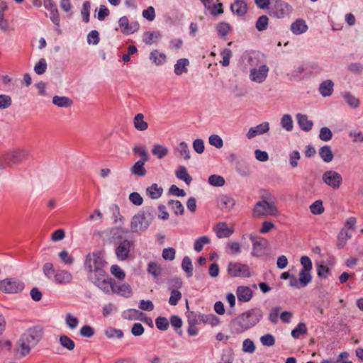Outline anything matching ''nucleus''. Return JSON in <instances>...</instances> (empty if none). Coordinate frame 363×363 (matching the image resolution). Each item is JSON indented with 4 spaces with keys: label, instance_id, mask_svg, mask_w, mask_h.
<instances>
[{
    "label": "nucleus",
    "instance_id": "e433bc0d",
    "mask_svg": "<svg viewBox=\"0 0 363 363\" xmlns=\"http://www.w3.org/2000/svg\"><path fill=\"white\" fill-rule=\"evenodd\" d=\"M134 127L140 131L145 130L147 128V122L144 118V115H135L133 119Z\"/></svg>",
    "mask_w": 363,
    "mask_h": 363
},
{
    "label": "nucleus",
    "instance_id": "3c124183",
    "mask_svg": "<svg viewBox=\"0 0 363 363\" xmlns=\"http://www.w3.org/2000/svg\"><path fill=\"white\" fill-rule=\"evenodd\" d=\"M143 313L137 309H128L123 313V318L127 320L138 319Z\"/></svg>",
    "mask_w": 363,
    "mask_h": 363
},
{
    "label": "nucleus",
    "instance_id": "e2e57ef3",
    "mask_svg": "<svg viewBox=\"0 0 363 363\" xmlns=\"http://www.w3.org/2000/svg\"><path fill=\"white\" fill-rule=\"evenodd\" d=\"M181 298L182 293L178 289H172L168 301L169 304L171 306H176Z\"/></svg>",
    "mask_w": 363,
    "mask_h": 363
},
{
    "label": "nucleus",
    "instance_id": "a211bd4d",
    "mask_svg": "<svg viewBox=\"0 0 363 363\" xmlns=\"http://www.w3.org/2000/svg\"><path fill=\"white\" fill-rule=\"evenodd\" d=\"M130 244V242L128 240H124L119 243L118 246L116 248V255L118 259L123 261L128 258Z\"/></svg>",
    "mask_w": 363,
    "mask_h": 363
},
{
    "label": "nucleus",
    "instance_id": "79ce46f5",
    "mask_svg": "<svg viewBox=\"0 0 363 363\" xmlns=\"http://www.w3.org/2000/svg\"><path fill=\"white\" fill-rule=\"evenodd\" d=\"M160 37V33L159 31L145 32L143 35V40L147 45H152L154 43L155 40Z\"/></svg>",
    "mask_w": 363,
    "mask_h": 363
},
{
    "label": "nucleus",
    "instance_id": "4be33fe9",
    "mask_svg": "<svg viewBox=\"0 0 363 363\" xmlns=\"http://www.w3.org/2000/svg\"><path fill=\"white\" fill-rule=\"evenodd\" d=\"M7 166L16 164L21 160V151L20 150H9L3 155Z\"/></svg>",
    "mask_w": 363,
    "mask_h": 363
},
{
    "label": "nucleus",
    "instance_id": "69168bd1",
    "mask_svg": "<svg viewBox=\"0 0 363 363\" xmlns=\"http://www.w3.org/2000/svg\"><path fill=\"white\" fill-rule=\"evenodd\" d=\"M255 345L252 340L247 338L243 341L242 351L244 352L252 354L255 351Z\"/></svg>",
    "mask_w": 363,
    "mask_h": 363
},
{
    "label": "nucleus",
    "instance_id": "423d86ee",
    "mask_svg": "<svg viewBox=\"0 0 363 363\" xmlns=\"http://www.w3.org/2000/svg\"><path fill=\"white\" fill-rule=\"evenodd\" d=\"M43 335V329L39 325L30 328L24 333V356L30 353L31 348L34 347L40 340Z\"/></svg>",
    "mask_w": 363,
    "mask_h": 363
},
{
    "label": "nucleus",
    "instance_id": "680f3d73",
    "mask_svg": "<svg viewBox=\"0 0 363 363\" xmlns=\"http://www.w3.org/2000/svg\"><path fill=\"white\" fill-rule=\"evenodd\" d=\"M65 323L69 328L74 330L78 326L79 320L71 313H67L65 317Z\"/></svg>",
    "mask_w": 363,
    "mask_h": 363
},
{
    "label": "nucleus",
    "instance_id": "c756f323",
    "mask_svg": "<svg viewBox=\"0 0 363 363\" xmlns=\"http://www.w3.org/2000/svg\"><path fill=\"white\" fill-rule=\"evenodd\" d=\"M232 27L227 22L222 21L216 26V30L220 38L225 39Z\"/></svg>",
    "mask_w": 363,
    "mask_h": 363
},
{
    "label": "nucleus",
    "instance_id": "6ab92c4d",
    "mask_svg": "<svg viewBox=\"0 0 363 363\" xmlns=\"http://www.w3.org/2000/svg\"><path fill=\"white\" fill-rule=\"evenodd\" d=\"M112 294H116L123 297H130L132 289L128 284L114 281Z\"/></svg>",
    "mask_w": 363,
    "mask_h": 363
},
{
    "label": "nucleus",
    "instance_id": "bb28decb",
    "mask_svg": "<svg viewBox=\"0 0 363 363\" xmlns=\"http://www.w3.org/2000/svg\"><path fill=\"white\" fill-rule=\"evenodd\" d=\"M242 59L247 65L255 67L258 64L259 53L255 52H245L243 53Z\"/></svg>",
    "mask_w": 363,
    "mask_h": 363
},
{
    "label": "nucleus",
    "instance_id": "f8f14e48",
    "mask_svg": "<svg viewBox=\"0 0 363 363\" xmlns=\"http://www.w3.org/2000/svg\"><path fill=\"white\" fill-rule=\"evenodd\" d=\"M250 239L252 243L251 255L255 257H259L264 254V251L267 245V240L261 237H257L253 235H250Z\"/></svg>",
    "mask_w": 363,
    "mask_h": 363
},
{
    "label": "nucleus",
    "instance_id": "bf43d9fd",
    "mask_svg": "<svg viewBox=\"0 0 363 363\" xmlns=\"http://www.w3.org/2000/svg\"><path fill=\"white\" fill-rule=\"evenodd\" d=\"M201 321L203 323H208L212 326L217 325L219 323L218 318L213 314H203L202 316H201Z\"/></svg>",
    "mask_w": 363,
    "mask_h": 363
},
{
    "label": "nucleus",
    "instance_id": "774afa93",
    "mask_svg": "<svg viewBox=\"0 0 363 363\" xmlns=\"http://www.w3.org/2000/svg\"><path fill=\"white\" fill-rule=\"evenodd\" d=\"M99 33L96 30H93L87 35V43L89 45H97L99 43Z\"/></svg>",
    "mask_w": 363,
    "mask_h": 363
},
{
    "label": "nucleus",
    "instance_id": "6e6d98bb",
    "mask_svg": "<svg viewBox=\"0 0 363 363\" xmlns=\"http://www.w3.org/2000/svg\"><path fill=\"white\" fill-rule=\"evenodd\" d=\"M111 273L119 281H123L125 277V272L117 264H113L110 268Z\"/></svg>",
    "mask_w": 363,
    "mask_h": 363
},
{
    "label": "nucleus",
    "instance_id": "de8ad7c7",
    "mask_svg": "<svg viewBox=\"0 0 363 363\" xmlns=\"http://www.w3.org/2000/svg\"><path fill=\"white\" fill-rule=\"evenodd\" d=\"M269 18L266 15H262L258 18L255 23V28L259 31H263L267 29Z\"/></svg>",
    "mask_w": 363,
    "mask_h": 363
},
{
    "label": "nucleus",
    "instance_id": "cd10ccee",
    "mask_svg": "<svg viewBox=\"0 0 363 363\" xmlns=\"http://www.w3.org/2000/svg\"><path fill=\"white\" fill-rule=\"evenodd\" d=\"M163 193V189L157 184H152L146 189V194L152 199H159Z\"/></svg>",
    "mask_w": 363,
    "mask_h": 363
},
{
    "label": "nucleus",
    "instance_id": "473e14b6",
    "mask_svg": "<svg viewBox=\"0 0 363 363\" xmlns=\"http://www.w3.org/2000/svg\"><path fill=\"white\" fill-rule=\"evenodd\" d=\"M298 123L301 130L309 131L312 129L313 122L308 120L306 115H297Z\"/></svg>",
    "mask_w": 363,
    "mask_h": 363
},
{
    "label": "nucleus",
    "instance_id": "49530a36",
    "mask_svg": "<svg viewBox=\"0 0 363 363\" xmlns=\"http://www.w3.org/2000/svg\"><path fill=\"white\" fill-rule=\"evenodd\" d=\"M60 343L64 348L68 350H73L75 347L74 342L67 335H61L59 339Z\"/></svg>",
    "mask_w": 363,
    "mask_h": 363
},
{
    "label": "nucleus",
    "instance_id": "dca6fc26",
    "mask_svg": "<svg viewBox=\"0 0 363 363\" xmlns=\"http://www.w3.org/2000/svg\"><path fill=\"white\" fill-rule=\"evenodd\" d=\"M253 294V291L249 286H239L236 289V296L240 302L247 303L250 301Z\"/></svg>",
    "mask_w": 363,
    "mask_h": 363
},
{
    "label": "nucleus",
    "instance_id": "2eb2a0df",
    "mask_svg": "<svg viewBox=\"0 0 363 363\" xmlns=\"http://www.w3.org/2000/svg\"><path fill=\"white\" fill-rule=\"evenodd\" d=\"M43 5L44 7L49 11L48 16L50 17L52 22L55 25L59 26L60 19L57 5L52 0H44Z\"/></svg>",
    "mask_w": 363,
    "mask_h": 363
},
{
    "label": "nucleus",
    "instance_id": "1a4fd4ad",
    "mask_svg": "<svg viewBox=\"0 0 363 363\" xmlns=\"http://www.w3.org/2000/svg\"><path fill=\"white\" fill-rule=\"evenodd\" d=\"M22 289L21 281L16 278H6L0 281V291L5 294H17Z\"/></svg>",
    "mask_w": 363,
    "mask_h": 363
},
{
    "label": "nucleus",
    "instance_id": "7c9ffc66",
    "mask_svg": "<svg viewBox=\"0 0 363 363\" xmlns=\"http://www.w3.org/2000/svg\"><path fill=\"white\" fill-rule=\"evenodd\" d=\"M145 162H143V160L136 162L130 169L132 174L138 177H144L147 173L144 167Z\"/></svg>",
    "mask_w": 363,
    "mask_h": 363
},
{
    "label": "nucleus",
    "instance_id": "37998d69",
    "mask_svg": "<svg viewBox=\"0 0 363 363\" xmlns=\"http://www.w3.org/2000/svg\"><path fill=\"white\" fill-rule=\"evenodd\" d=\"M104 334L108 339H113L114 337L122 339L124 335L123 332L121 330L113 328H106L104 330Z\"/></svg>",
    "mask_w": 363,
    "mask_h": 363
},
{
    "label": "nucleus",
    "instance_id": "ddd939ff",
    "mask_svg": "<svg viewBox=\"0 0 363 363\" xmlns=\"http://www.w3.org/2000/svg\"><path fill=\"white\" fill-rule=\"evenodd\" d=\"M269 67L266 65H261L258 69H250V79L257 83H262L267 77Z\"/></svg>",
    "mask_w": 363,
    "mask_h": 363
},
{
    "label": "nucleus",
    "instance_id": "58836bf2",
    "mask_svg": "<svg viewBox=\"0 0 363 363\" xmlns=\"http://www.w3.org/2000/svg\"><path fill=\"white\" fill-rule=\"evenodd\" d=\"M308 328L306 325L304 323L301 322L294 330H292L291 334L294 339H298L301 335L306 334Z\"/></svg>",
    "mask_w": 363,
    "mask_h": 363
},
{
    "label": "nucleus",
    "instance_id": "f257e3e1",
    "mask_svg": "<svg viewBox=\"0 0 363 363\" xmlns=\"http://www.w3.org/2000/svg\"><path fill=\"white\" fill-rule=\"evenodd\" d=\"M263 318L259 308H253L239 315L231 322L232 330L239 334L255 326Z\"/></svg>",
    "mask_w": 363,
    "mask_h": 363
},
{
    "label": "nucleus",
    "instance_id": "b1692460",
    "mask_svg": "<svg viewBox=\"0 0 363 363\" xmlns=\"http://www.w3.org/2000/svg\"><path fill=\"white\" fill-rule=\"evenodd\" d=\"M308 30V26L306 21L298 18L291 25V30L294 35H301L306 33Z\"/></svg>",
    "mask_w": 363,
    "mask_h": 363
},
{
    "label": "nucleus",
    "instance_id": "7ed1b4c3",
    "mask_svg": "<svg viewBox=\"0 0 363 363\" xmlns=\"http://www.w3.org/2000/svg\"><path fill=\"white\" fill-rule=\"evenodd\" d=\"M153 207H146L135 214L130 222V230L133 233H142L145 231L155 218Z\"/></svg>",
    "mask_w": 363,
    "mask_h": 363
},
{
    "label": "nucleus",
    "instance_id": "5701e85b",
    "mask_svg": "<svg viewBox=\"0 0 363 363\" xmlns=\"http://www.w3.org/2000/svg\"><path fill=\"white\" fill-rule=\"evenodd\" d=\"M230 10L234 14L242 16L247 11V5L244 0H235L230 5Z\"/></svg>",
    "mask_w": 363,
    "mask_h": 363
},
{
    "label": "nucleus",
    "instance_id": "a19ab883",
    "mask_svg": "<svg viewBox=\"0 0 363 363\" xmlns=\"http://www.w3.org/2000/svg\"><path fill=\"white\" fill-rule=\"evenodd\" d=\"M210 242L211 239L208 236L203 235L199 237L194 241V249L196 252H199L203 250L205 245L209 244Z\"/></svg>",
    "mask_w": 363,
    "mask_h": 363
},
{
    "label": "nucleus",
    "instance_id": "39448f33",
    "mask_svg": "<svg viewBox=\"0 0 363 363\" xmlns=\"http://www.w3.org/2000/svg\"><path fill=\"white\" fill-rule=\"evenodd\" d=\"M106 265V262L100 252L88 254L84 262V269L87 272L88 279L106 272L104 269Z\"/></svg>",
    "mask_w": 363,
    "mask_h": 363
},
{
    "label": "nucleus",
    "instance_id": "c9c22d12",
    "mask_svg": "<svg viewBox=\"0 0 363 363\" xmlns=\"http://www.w3.org/2000/svg\"><path fill=\"white\" fill-rule=\"evenodd\" d=\"M52 103L59 107H69L73 101L68 97L55 96L52 98Z\"/></svg>",
    "mask_w": 363,
    "mask_h": 363
},
{
    "label": "nucleus",
    "instance_id": "9d476101",
    "mask_svg": "<svg viewBox=\"0 0 363 363\" xmlns=\"http://www.w3.org/2000/svg\"><path fill=\"white\" fill-rule=\"evenodd\" d=\"M291 8L289 4L282 0H275L269 9V15L281 18L291 12Z\"/></svg>",
    "mask_w": 363,
    "mask_h": 363
},
{
    "label": "nucleus",
    "instance_id": "72a5a7b5",
    "mask_svg": "<svg viewBox=\"0 0 363 363\" xmlns=\"http://www.w3.org/2000/svg\"><path fill=\"white\" fill-rule=\"evenodd\" d=\"M298 275V283L303 288L306 287L312 281L311 272L300 270Z\"/></svg>",
    "mask_w": 363,
    "mask_h": 363
},
{
    "label": "nucleus",
    "instance_id": "5fc2aeb1",
    "mask_svg": "<svg viewBox=\"0 0 363 363\" xmlns=\"http://www.w3.org/2000/svg\"><path fill=\"white\" fill-rule=\"evenodd\" d=\"M203 314L194 311H188L186 313L188 324L197 325L201 321V316Z\"/></svg>",
    "mask_w": 363,
    "mask_h": 363
},
{
    "label": "nucleus",
    "instance_id": "864d4df0",
    "mask_svg": "<svg viewBox=\"0 0 363 363\" xmlns=\"http://www.w3.org/2000/svg\"><path fill=\"white\" fill-rule=\"evenodd\" d=\"M345 102L352 108H357L359 105V101L357 98L353 96L350 92H346L343 94Z\"/></svg>",
    "mask_w": 363,
    "mask_h": 363
},
{
    "label": "nucleus",
    "instance_id": "0eeeda50",
    "mask_svg": "<svg viewBox=\"0 0 363 363\" xmlns=\"http://www.w3.org/2000/svg\"><path fill=\"white\" fill-rule=\"evenodd\" d=\"M89 279L104 294H112L115 280L111 278L106 272L94 276Z\"/></svg>",
    "mask_w": 363,
    "mask_h": 363
},
{
    "label": "nucleus",
    "instance_id": "f3484780",
    "mask_svg": "<svg viewBox=\"0 0 363 363\" xmlns=\"http://www.w3.org/2000/svg\"><path fill=\"white\" fill-rule=\"evenodd\" d=\"M213 230L218 238H229L234 232L233 229L228 227L225 222H220L217 223L213 227Z\"/></svg>",
    "mask_w": 363,
    "mask_h": 363
},
{
    "label": "nucleus",
    "instance_id": "8fccbe9b",
    "mask_svg": "<svg viewBox=\"0 0 363 363\" xmlns=\"http://www.w3.org/2000/svg\"><path fill=\"white\" fill-rule=\"evenodd\" d=\"M91 11V3L89 1H85L82 4L81 9V15L82 16L83 21L85 23L89 22Z\"/></svg>",
    "mask_w": 363,
    "mask_h": 363
},
{
    "label": "nucleus",
    "instance_id": "c03bdc74",
    "mask_svg": "<svg viewBox=\"0 0 363 363\" xmlns=\"http://www.w3.org/2000/svg\"><path fill=\"white\" fill-rule=\"evenodd\" d=\"M182 268L186 273L188 277H191L193 275V265L191 259L188 257L185 256L183 258L182 262Z\"/></svg>",
    "mask_w": 363,
    "mask_h": 363
},
{
    "label": "nucleus",
    "instance_id": "a878e982",
    "mask_svg": "<svg viewBox=\"0 0 363 363\" xmlns=\"http://www.w3.org/2000/svg\"><path fill=\"white\" fill-rule=\"evenodd\" d=\"M318 154L323 162L326 163L330 162L333 160V153L330 146L324 145L318 150Z\"/></svg>",
    "mask_w": 363,
    "mask_h": 363
},
{
    "label": "nucleus",
    "instance_id": "4d7b16f0",
    "mask_svg": "<svg viewBox=\"0 0 363 363\" xmlns=\"http://www.w3.org/2000/svg\"><path fill=\"white\" fill-rule=\"evenodd\" d=\"M47 67L46 60L45 58H40L34 66V71L37 74L41 75L45 72Z\"/></svg>",
    "mask_w": 363,
    "mask_h": 363
},
{
    "label": "nucleus",
    "instance_id": "13d9d810",
    "mask_svg": "<svg viewBox=\"0 0 363 363\" xmlns=\"http://www.w3.org/2000/svg\"><path fill=\"white\" fill-rule=\"evenodd\" d=\"M208 183L213 186H223L225 184V179L222 176L213 174L208 177Z\"/></svg>",
    "mask_w": 363,
    "mask_h": 363
},
{
    "label": "nucleus",
    "instance_id": "2f4dec72",
    "mask_svg": "<svg viewBox=\"0 0 363 363\" xmlns=\"http://www.w3.org/2000/svg\"><path fill=\"white\" fill-rule=\"evenodd\" d=\"M189 65V61L186 58H182L177 60L174 65V73L177 75H181L187 72L186 67Z\"/></svg>",
    "mask_w": 363,
    "mask_h": 363
},
{
    "label": "nucleus",
    "instance_id": "052dcab7",
    "mask_svg": "<svg viewBox=\"0 0 363 363\" xmlns=\"http://www.w3.org/2000/svg\"><path fill=\"white\" fill-rule=\"evenodd\" d=\"M147 270L149 274H150L155 278L159 277L161 274V267L156 262H150L148 264Z\"/></svg>",
    "mask_w": 363,
    "mask_h": 363
},
{
    "label": "nucleus",
    "instance_id": "603ef678",
    "mask_svg": "<svg viewBox=\"0 0 363 363\" xmlns=\"http://www.w3.org/2000/svg\"><path fill=\"white\" fill-rule=\"evenodd\" d=\"M311 212L313 215H320L324 212V207L321 200H317L309 206Z\"/></svg>",
    "mask_w": 363,
    "mask_h": 363
},
{
    "label": "nucleus",
    "instance_id": "412c9836",
    "mask_svg": "<svg viewBox=\"0 0 363 363\" xmlns=\"http://www.w3.org/2000/svg\"><path fill=\"white\" fill-rule=\"evenodd\" d=\"M235 205L233 198L227 195H220L218 198V206L221 210L230 211Z\"/></svg>",
    "mask_w": 363,
    "mask_h": 363
},
{
    "label": "nucleus",
    "instance_id": "f704fd0d",
    "mask_svg": "<svg viewBox=\"0 0 363 363\" xmlns=\"http://www.w3.org/2000/svg\"><path fill=\"white\" fill-rule=\"evenodd\" d=\"M169 150L167 147L163 145H154L152 149V155L157 156L158 159H162L167 155Z\"/></svg>",
    "mask_w": 363,
    "mask_h": 363
},
{
    "label": "nucleus",
    "instance_id": "f03ea898",
    "mask_svg": "<svg viewBox=\"0 0 363 363\" xmlns=\"http://www.w3.org/2000/svg\"><path fill=\"white\" fill-rule=\"evenodd\" d=\"M252 216L255 218L279 216V211L275 204L274 198L269 193L262 195V199L257 202L252 209Z\"/></svg>",
    "mask_w": 363,
    "mask_h": 363
},
{
    "label": "nucleus",
    "instance_id": "aec40b11",
    "mask_svg": "<svg viewBox=\"0 0 363 363\" xmlns=\"http://www.w3.org/2000/svg\"><path fill=\"white\" fill-rule=\"evenodd\" d=\"M269 129V125L267 122H264L259 125H257L255 127H252L249 129L247 133V138L248 139H252L257 135H262L264 133H267Z\"/></svg>",
    "mask_w": 363,
    "mask_h": 363
},
{
    "label": "nucleus",
    "instance_id": "ea45409f",
    "mask_svg": "<svg viewBox=\"0 0 363 363\" xmlns=\"http://www.w3.org/2000/svg\"><path fill=\"white\" fill-rule=\"evenodd\" d=\"M169 207L174 211L176 215H183L184 213V207L178 200H169L167 203Z\"/></svg>",
    "mask_w": 363,
    "mask_h": 363
},
{
    "label": "nucleus",
    "instance_id": "0e129e2a",
    "mask_svg": "<svg viewBox=\"0 0 363 363\" xmlns=\"http://www.w3.org/2000/svg\"><path fill=\"white\" fill-rule=\"evenodd\" d=\"M301 155L298 150H293L289 153V160L290 166L295 168L298 166V161L300 160Z\"/></svg>",
    "mask_w": 363,
    "mask_h": 363
},
{
    "label": "nucleus",
    "instance_id": "4468645a",
    "mask_svg": "<svg viewBox=\"0 0 363 363\" xmlns=\"http://www.w3.org/2000/svg\"><path fill=\"white\" fill-rule=\"evenodd\" d=\"M118 25L121 32L125 35H129L139 30L140 26L137 22L130 23L128 18L124 16L119 18Z\"/></svg>",
    "mask_w": 363,
    "mask_h": 363
},
{
    "label": "nucleus",
    "instance_id": "4c0bfd02",
    "mask_svg": "<svg viewBox=\"0 0 363 363\" xmlns=\"http://www.w3.org/2000/svg\"><path fill=\"white\" fill-rule=\"evenodd\" d=\"M150 60L157 65H161L164 63L166 60V55L165 54L159 52L158 50H155L150 52Z\"/></svg>",
    "mask_w": 363,
    "mask_h": 363
},
{
    "label": "nucleus",
    "instance_id": "6e6552de",
    "mask_svg": "<svg viewBox=\"0 0 363 363\" xmlns=\"http://www.w3.org/2000/svg\"><path fill=\"white\" fill-rule=\"evenodd\" d=\"M228 273L233 277L248 278L251 277V270L246 264L240 262H229L228 265Z\"/></svg>",
    "mask_w": 363,
    "mask_h": 363
},
{
    "label": "nucleus",
    "instance_id": "393cba45",
    "mask_svg": "<svg viewBox=\"0 0 363 363\" xmlns=\"http://www.w3.org/2000/svg\"><path fill=\"white\" fill-rule=\"evenodd\" d=\"M334 83L330 79H327L320 83L319 92L323 97L330 96L333 91Z\"/></svg>",
    "mask_w": 363,
    "mask_h": 363
},
{
    "label": "nucleus",
    "instance_id": "20e7f679",
    "mask_svg": "<svg viewBox=\"0 0 363 363\" xmlns=\"http://www.w3.org/2000/svg\"><path fill=\"white\" fill-rule=\"evenodd\" d=\"M43 272L45 277L56 284L67 285L72 282V274L67 270L55 269L51 262H46L43 266Z\"/></svg>",
    "mask_w": 363,
    "mask_h": 363
},
{
    "label": "nucleus",
    "instance_id": "a18cd8bd",
    "mask_svg": "<svg viewBox=\"0 0 363 363\" xmlns=\"http://www.w3.org/2000/svg\"><path fill=\"white\" fill-rule=\"evenodd\" d=\"M177 150L179 152L180 155L182 157H183V158L185 160H188L190 159V157H191L190 150H189V146L186 143L181 142L178 145V146L177 147Z\"/></svg>",
    "mask_w": 363,
    "mask_h": 363
},
{
    "label": "nucleus",
    "instance_id": "9b49d317",
    "mask_svg": "<svg viewBox=\"0 0 363 363\" xmlns=\"http://www.w3.org/2000/svg\"><path fill=\"white\" fill-rule=\"evenodd\" d=\"M323 182L334 189L340 188L342 183V177L338 172L334 170H328L322 175Z\"/></svg>",
    "mask_w": 363,
    "mask_h": 363
},
{
    "label": "nucleus",
    "instance_id": "338daca9",
    "mask_svg": "<svg viewBox=\"0 0 363 363\" xmlns=\"http://www.w3.org/2000/svg\"><path fill=\"white\" fill-rule=\"evenodd\" d=\"M220 55L223 57V60L220 62L223 67H227L230 65V60L233 55L232 51L228 48L223 49Z\"/></svg>",
    "mask_w": 363,
    "mask_h": 363
},
{
    "label": "nucleus",
    "instance_id": "09e8293b",
    "mask_svg": "<svg viewBox=\"0 0 363 363\" xmlns=\"http://www.w3.org/2000/svg\"><path fill=\"white\" fill-rule=\"evenodd\" d=\"M350 72L355 75H361L363 73V64L359 62H351L347 66Z\"/></svg>",
    "mask_w": 363,
    "mask_h": 363
},
{
    "label": "nucleus",
    "instance_id": "c85d7f7f",
    "mask_svg": "<svg viewBox=\"0 0 363 363\" xmlns=\"http://www.w3.org/2000/svg\"><path fill=\"white\" fill-rule=\"evenodd\" d=\"M175 175L179 179L184 181L187 185H189L192 181L191 177L189 174L184 166H179L175 171Z\"/></svg>",
    "mask_w": 363,
    "mask_h": 363
}]
</instances>
